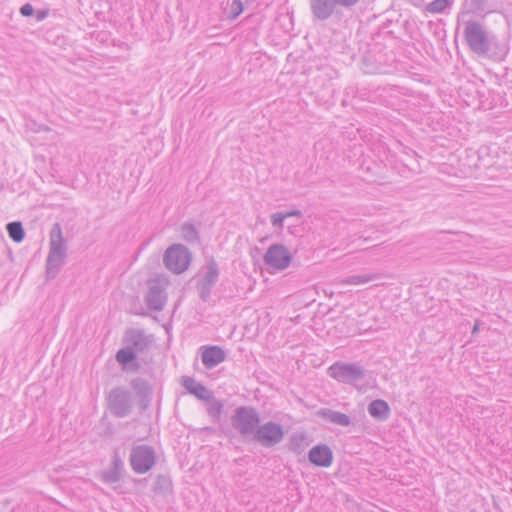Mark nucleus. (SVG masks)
I'll return each instance as SVG.
<instances>
[{
	"label": "nucleus",
	"mask_w": 512,
	"mask_h": 512,
	"mask_svg": "<svg viewBox=\"0 0 512 512\" xmlns=\"http://www.w3.org/2000/svg\"><path fill=\"white\" fill-rule=\"evenodd\" d=\"M463 35L469 49L479 56L500 57L504 54V49L499 47L496 36L477 21H467Z\"/></svg>",
	"instance_id": "f257e3e1"
},
{
	"label": "nucleus",
	"mask_w": 512,
	"mask_h": 512,
	"mask_svg": "<svg viewBox=\"0 0 512 512\" xmlns=\"http://www.w3.org/2000/svg\"><path fill=\"white\" fill-rule=\"evenodd\" d=\"M232 427L242 436L248 437L254 435L258 424H260V414L253 406L237 407L230 418Z\"/></svg>",
	"instance_id": "f03ea898"
},
{
	"label": "nucleus",
	"mask_w": 512,
	"mask_h": 512,
	"mask_svg": "<svg viewBox=\"0 0 512 512\" xmlns=\"http://www.w3.org/2000/svg\"><path fill=\"white\" fill-rule=\"evenodd\" d=\"M328 375L338 382L356 385L366 374V370L358 363L337 361L327 369Z\"/></svg>",
	"instance_id": "7ed1b4c3"
},
{
	"label": "nucleus",
	"mask_w": 512,
	"mask_h": 512,
	"mask_svg": "<svg viewBox=\"0 0 512 512\" xmlns=\"http://www.w3.org/2000/svg\"><path fill=\"white\" fill-rule=\"evenodd\" d=\"M192 254L183 244H173L165 251L163 262L165 267L175 274L186 271L190 265Z\"/></svg>",
	"instance_id": "20e7f679"
},
{
	"label": "nucleus",
	"mask_w": 512,
	"mask_h": 512,
	"mask_svg": "<svg viewBox=\"0 0 512 512\" xmlns=\"http://www.w3.org/2000/svg\"><path fill=\"white\" fill-rule=\"evenodd\" d=\"M107 407L113 416L127 417L133 408L131 392L120 386L114 387L107 396Z\"/></svg>",
	"instance_id": "39448f33"
},
{
	"label": "nucleus",
	"mask_w": 512,
	"mask_h": 512,
	"mask_svg": "<svg viewBox=\"0 0 512 512\" xmlns=\"http://www.w3.org/2000/svg\"><path fill=\"white\" fill-rule=\"evenodd\" d=\"M129 462L132 470L137 474L149 472L156 463L155 449L147 444L132 447Z\"/></svg>",
	"instance_id": "423d86ee"
},
{
	"label": "nucleus",
	"mask_w": 512,
	"mask_h": 512,
	"mask_svg": "<svg viewBox=\"0 0 512 512\" xmlns=\"http://www.w3.org/2000/svg\"><path fill=\"white\" fill-rule=\"evenodd\" d=\"M285 436L284 427L276 422L268 421L258 427L252 439L265 448H271L281 443Z\"/></svg>",
	"instance_id": "0eeeda50"
},
{
	"label": "nucleus",
	"mask_w": 512,
	"mask_h": 512,
	"mask_svg": "<svg viewBox=\"0 0 512 512\" xmlns=\"http://www.w3.org/2000/svg\"><path fill=\"white\" fill-rule=\"evenodd\" d=\"M219 274L218 264L216 260L211 257L206 262L205 273L196 283L199 297L203 302H207L210 299L212 289L219 279Z\"/></svg>",
	"instance_id": "6e6552de"
},
{
	"label": "nucleus",
	"mask_w": 512,
	"mask_h": 512,
	"mask_svg": "<svg viewBox=\"0 0 512 512\" xmlns=\"http://www.w3.org/2000/svg\"><path fill=\"white\" fill-rule=\"evenodd\" d=\"M263 260L270 268L284 270L290 265L292 256L283 244H272L264 254Z\"/></svg>",
	"instance_id": "1a4fd4ad"
},
{
	"label": "nucleus",
	"mask_w": 512,
	"mask_h": 512,
	"mask_svg": "<svg viewBox=\"0 0 512 512\" xmlns=\"http://www.w3.org/2000/svg\"><path fill=\"white\" fill-rule=\"evenodd\" d=\"M167 301L165 285L160 279H150L148 281V291L145 296V303L148 309L153 311H162Z\"/></svg>",
	"instance_id": "9d476101"
},
{
	"label": "nucleus",
	"mask_w": 512,
	"mask_h": 512,
	"mask_svg": "<svg viewBox=\"0 0 512 512\" xmlns=\"http://www.w3.org/2000/svg\"><path fill=\"white\" fill-rule=\"evenodd\" d=\"M311 15L314 20L326 21L332 16H341V9L336 0H309Z\"/></svg>",
	"instance_id": "9b49d317"
},
{
	"label": "nucleus",
	"mask_w": 512,
	"mask_h": 512,
	"mask_svg": "<svg viewBox=\"0 0 512 512\" xmlns=\"http://www.w3.org/2000/svg\"><path fill=\"white\" fill-rule=\"evenodd\" d=\"M123 341L137 354L139 352H145L150 348L152 344V337L146 335V333L141 329L132 328L125 332Z\"/></svg>",
	"instance_id": "f8f14e48"
},
{
	"label": "nucleus",
	"mask_w": 512,
	"mask_h": 512,
	"mask_svg": "<svg viewBox=\"0 0 512 512\" xmlns=\"http://www.w3.org/2000/svg\"><path fill=\"white\" fill-rule=\"evenodd\" d=\"M130 386L138 397L140 410L145 412L150 407L153 397V388L151 384L144 378L136 377L130 381Z\"/></svg>",
	"instance_id": "ddd939ff"
},
{
	"label": "nucleus",
	"mask_w": 512,
	"mask_h": 512,
	"mask_svg": "<svg viewBox=\"0 0 512 512\" xmlns=\"http://www.w3.org/2000/svg\"><path fill=\"white\" fill-rule=\"evenodd\" d=\"M308 460L317 467H329L333 462V452L325 444L315 445L308 452Z\"/></svg>",
	"instance_id": "4468645a"
},
{
	"label": "nucleus",
	"mask_w": 512,
	"mask_h": 512,
	"mask_svg": "<svg viewBox=\"0 0 512 512\" xmlns=\"http://www.w3.org/2000/svg\"><path fill=\"white\" fill-rule=\"evenodd\" d=\"M124 469V462L121 459L119 452L115 451L112 456L111 466L101 474V479L107 484L119 482L122 478Z\"/></svg>",
	"instance_id": "2eb2a0df"
},
{
	"label": "nucleus",
	"mask_w": 512,
	"mask_h": 512,
	"mask_svg": "<svg viewBox=\"0 0 512 512\" xmlns=\"http://www.w3.org/2000/svg\"><path fill=\"white\" fill-rule=\"evenodd\" d=\"M226 353L225 351L217 345H211L207 347H203V351L201 354V360L203 365L207 369H212L225 361Z\"/></svg>",
	"instance_id": "dca6fc26"
},
{
	"label": "nucleus",
	"mask_w": 512,
	"mask_h": 512,
	"mask_svg": "<svg viewBox=\"0 0 512 512\" xmlns=\"http://www.w3.org/2000/svg\"><path fill=\"white\" fill-rule=\"evenodd\" d=\"M48 254L66 257L67 247L62 235L61 225L57 222L50 230V247Z\"/></svg>",
	"instance_id": "f3484780"
},
{
	"label": "nucleus",
	"mask_w": 512,
	"mask_h": 512,
	"mask_svg": "<svg viewBox=\"0 0 512 512\" xmlns=\"http://www.w3.org/2000/svg\"><path fill=\"white\" fill-rule=\"evenodd\" d=\"M182 386L192 395L197 397L199 400L210 401L213 399V392L210 391L206 386L196 382L192 377L183 376Z\"/></svg>",
	"instance_id": "a211bd4d"
},
{
	"label": "nucleus",
	"mask_w": 512,
	"mask_h": 512,
	"mask_svg": "<svg viewBox=\"0 0 512 512\" xmlns=\"http://www.w3.org/2000/svg\"><path fill=\"white\" fill-rule=\"evenodd\" d=\"M317 415L323 420L339 426L347 427L351 424V419L347 414L332 409L322 408Z\"/></svg>",
	"instance_id": "6ab92c4d"
},
{
	"label": "nucleus",
	"mask_w": 512,
	"mask_h": 512,
	"mask_svg": "<svg viewBox=\"0 0 512 512\" xmlns=\"http://www.w3.org/2000/svg\"><path fill=\"white\" fill-rule=\"evenodd\" d=\"M367 410L371 417L379 421L387 420L391 412L389 404L382 399H376L370 402Z\"/></svg>",
	"instance_id": "aec40b11"
},
{
	"label": "nucleus",
	"mask_w": 512,
	"mask_h": 512,
	"mask_svg": "<svg viewBox=\"0 0 512 512\" xmlns=\"http://www.w3.org/2000/svg\"><path fill=\"white\" fill-rule=\"evenodd\" d=\"M65 258L53 254H48L46 259V279L53 280L58 275L60 269L65 264Z\"/></svg>",
	"instance_id": "412c9836"
},
{
	"label": "nucleus",
	"mask_w": 512,
	"mask_h": 512,
	"mask_svg": "<svg viewBox=\"0 0 512 512\" xmlns=\"http://www.w3.org/2000/svg\"><path fill=\"white\" fill-rule=\"evenodd\" d=\"M7 233L15 243H21L26 236L22 222L12 221L6 225Z\"/></svg>",
	"instance_id": "4be33fe9"
},
{
	"label": "nucleus",
	"mask_w": 512,
	"mask_h": 512,
	"mask_svg": "<svg viewBox=\"0 0 512 512\" xmlns=\"http://www.w3.org/2000/svg\"><path fill=\"white\" fill-rule=\"evenodd\" d=\"M305 440V434L293 433L289 438L288 449L297 455L302 454L306 448Z\"/></svg>",
	"instance_id": "5701e85b"
},
{
	"label": "nucleus",
	"mask_w": 512,
	"mask_h": 512,
	"mask_svg": "<svg viewBox=\"0 0 512 512\" xmlns=\"http://www.w3.org/2000/svg\"><path fill=\"white\" fill-rule=\"evenodd\" d=\"M172 489V481L171 479L163 474H159L154 482L153 485V492L156 494H162L165 495L169 493Z\"/></svg>",
	"instance_id": "b1692460"
},
{
	"label": "nucleus",
	"mask_w": 512,
	"mask_h": 512,
	"mask_svg": "<svg viewBox=\"0 0 512 512\" xmlns=\"http://www.w3.org/2000/svg\"><path fill=\"white\" fill-rule=\"evenodd\" d=\"M181 238L188 242L194 243L199 240V232L195 225L190 222H185L180 227Z\"/></svg>",
	"instance_id": "393cba45"
},
{
	"label": "nucleus",
	"mask_w": 512,
	"mask_h": 512,
	"mask_svg": "<svg viewBox=\"0 0 512 512\" xmlns=\"http://www.w3.org/2000/svg\"><path fill=\"white\" fill-rule=\"evenodd\" d=\"M381 275L378 273L365 274V275H352L344 278L341 282L348 285L365 284L373 280L380 279Z\"/></svg>",
	"instance_id": "a878e982"
},
{
	"label": "nucleus",
	"mask_w": 512,
	"mask_h": 512,
	"mask_svg": "<svg viewBox=\"0 0 512 512\" xmlns=\"http://www.w3.org/2000/svg\"><path fill=\"white\" fill-rule=\"evenodd\" d=\"M115 358L120 365L126 366L137 359V354L132 350V348L126 345L117 351Z\"/></svg>",
	"instance_id": "bb28decb"
},
{
	"label": "nucleus",
	"mask_w": 512,
	"mask_h": 512,
	"mask_svg": "<svg viewBox=\"0 0 512 512\" xmlns=\"http://www.w3.org/2000/svg\"><path fill=\"white\" fill-rule=\"evenodd\" d=\"M488 1L489 0H465V6L467 7L468 12L480 14L489 9Z\"/></svg>",
	"instance_id": "cd10ccee"
},
{
	"label": "nucleus",
	"mask_w": 512,
	"mask_h": 512,
	"mask_svg": "<svg viewBox=\"0 0 512 512\" xmlns=\"http://www.w3.org/2000/svg\"><path fill=\"white\" fill-rule=\"evenodd\" d=\"M451 5V0H433L432 2L426 5L425 11L433 14L442 13Z\"/></svg>",
	"instance_id": "c85d7f7f"
},
{
	"label": "nucleus",
	"mask_w": 512,
	"mask_h": 512,
	"mask_svg": "<svg viewBox=\"0 0 512 512\" xmlns=\"http://www.w3.org/2000/svg\"><path fill=\"white\" fill-rule=\"evenodd\" d=\"M210 405L207 408V413L212 418L219 420L221 417V414L223 412V403L213 396V399H210Z\"/></svg>",
	"instance_id": "c756f323"
},
{
	"label": "nucleus",
	"mask_w": 512,
	"mask_h": 512,
	"mask_svg": "<svg viewBox=\"0 0 512 512\" xmlns=\"http://www.w3.org/2000/svg\"><path fill=\"white\" fill-rule=\"evenodd\" d=\"M244 10L242 0H232L228 18L235 20Z\"/></svg>",
	"instance_id": "7c9ffc66"
},
{
	"label": "nucleus",
	"mask_w": 512,
	"mask_h": 512,
	"mask_svg": "<svg viewBox=\"0 0 512 512\" xmlns=\"http://www.w3.org/2000/svg\"><path fill=\"white\" fill-rule=\"evenodd\" d=\"M285 215L283 212H277L271 215V224L274 227H278L280 229L283 228V222L285 220Z\"/></svg>",
	"instance_id": "2f4dec72"
},
{
	"label": "nucleus",
	"mask_w": 512,
	"mask_h": 512,
	"mask_svg": "<svg viewBox=\"0 0 512 512\" xmlns=\"http://www.w3.org/2000/svg\"><path fill=\"white\" fill-rule=\"evenodd\" d=\"M340 9H352L360 0H336Z\"/></svg>",
	"instance_id": "473e14b6"
},
{
	"label": "nucleus",
	"mask_w": 512,
	"mask_h": 512,
	"mask_svg": "<svg viewBox=\"0 0 512 512\" xmlns=\"http://www.w3.org/2000/svg\"><path fill=\"white\" fill-rule=\"evenodd\" d=\"M34 12V7L30 3H26L20 8V13L24 17H30Z\"/></svg>",
	"instance_id": "72a5a7b5"
},
{
	"label": "nucleus",
	"mask_w": 512,
	"mask_h": 512,
	"mask_svg": "<svg viewBox=\"0 0 512 512\" xmlns=\"http://www.w3.org/2000/svg\"><path fill=\"white\" fill-rule=\"evenodd\" d=\"M284 215H285V218H288V217H298V218H301L302 217V212L298 209H294V210H290V211H287V212H283Z\"/></svg>",
	"instance_id": "f704fd0d"
},
{
	"label": "nucleus",
	"mask_w": 512,
	"mask_h": 512,
	"mask_svg": "<svg viewBox=\"0 0 512 512\" xmlns=\"http://www.w3.org/2000/svg\"><path fill=\"white\" fill-rule=\"evenodd\" d=\"M130 365V368L134 371H138L140 368V363L137 361V359L134 362L130 363Z\"/></svg>",
	"instance_id": "c9c22d12"
},
{
	"label": "nucleus",
	"mask_w": 512,
	"mask_h": 512,
	"mask_svg": "<svg viewBox=\"0 0 512 512\" xmlns=\"http://www.w3.org/2000/svg\"><path fill=\"white\" fill-rule=\"evenodd\" d=\"M478 330H479V325H478V323H475V325L473 326V329H472V334H475Z\"/></svg>",
	"instance_id": "e433bc0d"
},
{
	"label": "nucleus",
	"mask_w": 512,
	"mask_h": 512,
	"mask_svg": "<svg viewBox=\"0 0 512 512\" xmlns=\"http://www.w3.org/2000/svg\"><path fill=\"white\" fill-rule=\"evenodd\" d=\"M43 16H45V13L40 14L39 19H41Z\"/></svg>",
	"instance_id": "4c0bfd02"
},
{
	"label": "nucleus",
	"mask_w": 512,
	"mask_h": 512,
	"mask_svg": "<svg viewBox=\"0 0 512 512\" xmlns=\"http://www.w3.org/2000/svg\"><path fill=\"white\" fill-rule=\"evenodd\" d=\"M43 16H45V13L40 14L39 19H41Z\"/></svg>",
	"instance_id": "58836bf2"
}]
</instances>
